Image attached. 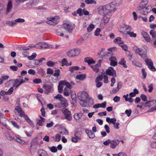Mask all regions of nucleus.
<instances>
[{
  "label": "nucleus",
  "instance_id": "obj_1",
  "mask_svg": "<svg viewBox=\"0 0 156 156\" xmlns=\"http://www.w3.org/2000/svg\"><path fill=\"white\" fill-rule=\"evenodd\" d=\"M98 10V14L103 16V20L104 21L105 23H108L111 15L109 14L106 5L99 6Z\"/></svg>",
  "mask_w": 156,
  "mask_h": 156
},
{
  "label": "nucleus",
  "instance_id": "obj_2",
  "mask_svg": "<svg viewBox=\"0 0 156 156\" xmlns=\"http://www.w3.org/2000/svg\"><path fill=\"white\" fill-rule=\"evenodd\" d=\"M77 97L81 101L86 103L87 100L89 98L88 94L85 91H80L78 93Z\"/></svg>",
  "mask_w": 156,
  "mask_h": 156
},
{
  "label": "nucleus",
  "instance_id": "obj_3",
  "mask_svg": "<svg viewBox=\"0 0 156 156\" xmlns=\"http://www.w3.org/2000/svg\"><path fill=\"white\" fill-rule=\"evenodd\" d=\"M39 145V143L37 139H34L31 142L30 151L31 153L35 151Z\"/></svg>",
  "mask_w": 156,
  "mask_h": 156
},
{
  "label": "nucleus",
  "instance_id": "obj_4",
  "mask_svg": "<svg viewBox=\"0 0 156 156\" xmlns=\"http://www.w3.org/2000/svg\"><path fill=\"white\" fill-rule=\"evenodd\" d=\"M135 53L138 54L142 58H145L146 57L147 50L144 48H137L135 50Z\"/></svg>",
  "mask_w": 156,
  "mask_h": 156
},
{
  "label": "nucleus",
  "instance_id": "obj_5",
  "mask_svg": "<svg viewBox=\"0 0 156 156\" xmlns=\"http://www.w3.org/2000/svg\"><path fill=\"white\" fill-rule=\"evenodd\" d=\"M48 20V21H46V23L51 25H55L59 22V17L58 16L50 17Z\"/></svg>",
  "mask_w": 156,
  "mask_h": 156
},
{
  "label": "nucleus",
  "instance_id": "obj_6",
  "mask_svg": "<svg viewBox=\"0 0 156 156\" xmlns=\"http://www.w3.org/2000/svg\"><path fill=\"white\" fill-rule=\"evenodd\" d=\"M80 53V49H73L68 51L67 53V55L69 57H72L78 55Z\"/></svg>",
  "mask_w": 156,
  "mask_h": 156
},
{
  "label": "nucleus",
  "instance_id": "obj_7",
  "mask_svg": "<svg viewBox=\"0 0 156 156\" xmlns=\"http://www.w3.org/2000/svg\"><path fill=\"white\" fill-rule=\"evenodd\" d=\"M5 135L6 136L7 139L9 140H11L13 139H15L17 142L21 144L24 145L26 144V142L24 140H22L19 137H16L13 138L9 134L5 133Z\"/></svg>",
  "mask_w": 156,
  "mask_h": 156
},
{
  "label": "nucleus",
  "instance_id": "obj_8",
  "mask_svg": "<svg viewBox=\"0 0 156 156\" xmlns=\"http://www.w3.org/2000/svg\"><path fill=\"white\" fill-rule=\"evenodd\" d=\"M5 135L6 136L7 139L9 140H11L13 139H15L17 142L21 144L24 145L26 144V142L24 140H22L19 137H16L13 138L9 134L5 133Z\"/></svg>",
  "mask_w": 156,
  "mask_h": 156
},
{
  "label": "nucleus",
  "instance_id": "obj_9",
  "mask_svg": "<svg viewBox=\"0 0 156 156\" xmlns=\"http://www.w3.org/2000/svg\"><path fill=\"white\" fill-rule=\"evenodd\" d=\"M106 121L109 123H112L114 124V127L116 129L119 128V123H115L116 119L114 118L110 119V118H106Z\"/></svg>",
  "mask_w": 156,
  "mask_h": 156
},
{
  "label": "nucleus",
  "instance_id": "obj_10",
  "mask_svg": "<svg viewBox=\"0 0 156 156\" xmlns=\"http://www.w3.org/2000/svg\"><path fill=\"white\" fill-rule=\"evenodd\" d=\"M15 112L18 113L21 117H28L27 116L25 115L24 112L21 108L19 106H16L15 108Z\"/></svg>",
  "mask_w": 156,
  "mask_h": 156
},
{
  "label": "nucleus",
  "instance_id": "obj_11",
  "mask_svg": "<svg viewBox=\"0 0 156 156\" xmlns=\"http://www.w3.org/2000/svg\"><path fill=\"white\" fill-rule=\"evenodd\" d=\"M145 62L150 69L153 71H156V69L153 66V63L151 59H146L145 60Z\"/></svg>",
  "mask_w": 156,
  "mask_h": 156
},
{
  "label": "nucleus",
  "instance_id": "obj_12",
  "mask_svg": "<svg viewBox=\"0 0 156 156\" xmlns=\"http://www.w3.org/2000/svg\"><path fill=\"white\" fill-rule=\"evenodd\" d=\"M63 27L66 31L69 33H71L73 30V27L70 23H66L63 24Z\"/></svg>",
  "mask_w": 156,
  "mask_h": 156
},
{
  "label": "nucleus",
  "instance_id": "obj_13",
  "mask_svg": "<svg viewBox=\"0 0 156 156\" xmlns=\"http://www.w3.org/2000/svg\"><path fill=\"white\" fill-rule=\"evenodd\" d=\"M88 112V110L86 109L83 108L80 113L74 114V117L76 116H77L78 117L86 116Z\"/></svg>",
  "mask_w": 156,
  "mask_h": 156
},
{
  "label": "nucleus",
  "instance_id": "obj_14",
  "mask_svg": "<svg viewBox=\"0 0 156 156\" xmlns=\"http://www.w3.org/2000/svg\"><path fill=\"white\" fill-rule=\"evenodd\" d=\"M106 73L107 74L113 77L116 76V71L112 67H110L107 69L106 71Z\"/></svg>",
  "mask_w": 156,
  "mask_h": 156
},
{
  "label": "nucleus",
  "instance_id": "obj_15",
  "mask_svg": "<svg viewBox=\"0 0 156 156\" xmlns=\"http://www.w3.org/2000/svg\"><path fill=\"white\" fill-rule=\"evenodd\" d=\"M12 7V0H9L6 6V14H8L11 12Z\"/></svg>",
  "mask_w": 156,
  "mask_h": 156
},
{
  "label": "nucleus",
  "instance_id": "obj_16",
  "mask_svg": "<svg viewBox=\"0 0 156 156\" xmlns=\"http://www.w3.org/2000/svg\"><path fill=\"white\" fill-rule=\"evenodd\" d=\"M106 6L110 14H111V13L112 11H114L116 10L115 5L112 3L106 5Z\"/></svg>",
  "mask_w": 156,
  "mask_h": 156
},
{
  "label": "nucleus",
  "instance_id": "obj_17",
  "mask_svg": "<svg viewBox=\"0 0 156 156\" xmlns=\"http://www.w3.org/2000/svg\"><path fill=\"white\" fill-rule=\"evenodd\" d=\"M120 142L118 140H111L110 147L112 149L115 148Z\"/></svg>",
  "mask_w": 156,
  "mask_h": 156
},
{
  "label": "nucleus",
  "instance_id": "obj_18",
  "mask_svg": "<svg viewBox=\"0 0 156 156\" xmlns=\"http://www.w3.org/2000/svg\"><path fill=\"white\" fill-rule=\"evenodd\" d=\"M85 132L90 138L93 139L95 137V134L90 129H86L85 130Z\"/></svg>",
  "mask_w": 156,
  "mask_h": 156
},
{
  "label": "nucleus",
  "instance_id": "obj_19",
  "mask_svg": "<svg viewBox=\"0 0 156 156\" xmlns=\"http://www.w3.org/2000/svg\"><path fill=\"white\" fill-rule=\"evenodd\" d=\"M141 33L145 40L147 42H149L151 41V38L149 34L143 30L141 31Z\"/></svg>",
  "mask_w": 156,
  "mask_h": 156
},
{
  "label": "nucleus",
  "instance_id": "obj_20",
  "mask_svg": "<svg viewBox=\"0 0 156 156\" xmlns=\"http://www.w3.org/2000/svg\"><path fill=\"white\" fill-rule=\"evenodd\" d=\"M85 62L87 63L89 65H90L91 64H94L95 62L92 58L90 57H87L85 58Z\"/></svg>",
  "mask_w": 156,
  "mask_h": 156
},
{
  "label": "nucleus",
  "instance_id": "obj_21",
  "mask_svg": "<svg viewBox=\"0 0 156 156\" xmlns=\"http://www.w3.org/2000/svg\"><path fill=\"white\" fill-rule=\"evenodd\" d=\"M122 83L121 82H119L118 83L117 86L115 88L112 89L111 92L112 94H115L121 88L122 86Z\"/></svg>",
  "mask_w": 156,
  "mask_h": 156
},
{
  "label": "nucleus",
  "instance_id": "obj_22",
  "mask_svg": "<svg viewBox=\"0 0 156 156\" xmlns=\"http://www.w3.org/2000/svg\"><path fill=\"white\" fill-rule=\"evenodd\" d=\"M60 83L62 84L63 85H66V87L68 88L71 89L73 87V86H72L71 84L69 83L66 82V81H61Z\"/></svg>",
  "mask_w": 156,
  "mask_h": 156
},
{
  "label": "nucleus",
  "instance_id": "obj_23",
  "mask_svg": "<svg viewBox=\"0 0 156 156\" xmlns=\"http://www.w3.org/2000/svg\"><path fill=\"white\" fill-rule=\"evenodd\" d=\"M69 71L71 73H73L75 71L78 70L80 69V67L77 66L70 67L69 68Z\"/></svg>",
  "mask_w": 156,
  "mask_h": 156
},
{
  "label": "nucleus",
  "instance_id": "obj_24",
  "mask_svg": "<svg viewBox=\"0 0 156 156\" xmlns=\"http://www.w3.org/2000/svg\"><path fill=\"white\" fill-rule=\"evenodd\" d=\"M45 121V119L44 118H40V119L37 120V125L43 126Z\"/></svg>",
  "mask_w": 156,
  "mask_h": 156
},
{
  "label": "nucleus",
  "instance_id": "obj_25",
  "mask_svg": "<svg viewBox=\"0 0 156 156\" xmlns=\"http://www.w3.org/2000/svg\"><path fill=\"white\" fill-rule=\"evenodd\" d=\"M61 105L64 107H66L68 104L67 100L65 98H62V99L60 100Z\"/></svg>",
  "mask_w": 156,
  "mask_h": 156
},
{
  "label": "nucleus",
  "instance_id": "obj_26",
  "mask_svg": "<svg viewBox=\"0 0 156 156\" xmlns=\"http://www.w3.org/2000/svg\"><path fill=\"white\" fill-rule=\"evenodd\" d=\"M86 78V75L85 74H80L77 75L76 76V78L78 80H83Z\"/></svg>",
  "mask_w": 156,
  "mask_h": 156
},
{
  "label": "nucleus",
  "instance_id": "obj_27",
  "mask_svg": "<svg viewBox=\"0 0 156 156\" xmlns=\"http://www.w3.org/2000/svg\"><path fill=\"white\" fill-rule=\"evenodd\" d=\"M63 112L65 116V117H68L70 116V112L67 109H64L63 110Z\"/></svg>",
  "mask_w": 156,
  "mask_h": 156
},
{
  "label": "nucleus",
  "instance_id": "obj_28",
  "mask_svg": "<svg viewBox=\"0 0 156 156\" xmlns=\"http://www.w3.org/2000/svg\"><path fill=\"white\" fill-rule=\"evenodd\" d=\"M126 61L124 58H122L121 60L119 62V64L122 65L125 68H127V66L126 64Z\"/></svg>",
  "mask_w": 156,
  "mask_h": 156
},
{
  "label": "nucleus",
  "instance_id": "obj_29",
  "mask_svg": "<svg viewBox=\"0 0 156 156\" xmlns=\"http://www.w3.org/2000/svg\"><path fill=\"white\" fill-rule=\"evenodd\" d=\"M71 91L70 89L65 88L64 90V94L65 96H68L70 95Z\"/></svg>",
  "mask_w": 156,
  "mask_h": 156
},
{
  "label": "nucleus",
  "instance_id": "obj_30",
  "mask_svg": "<svg viewBox=\"0 0 156 156\" xmlns=\"http://www.w3.org/2000/svg\"><path fill=\"white\" fill-rule=\"evenodd\" d=\"M113 42L115 43H117L119 44L123 43V41L121 40V38L120 37H117L115 39Z\"/></svg>",
  "mask_w": 156,
  "mask_h": 156
},
{
  "label": "nucleus",
  "instance_id": "obj_31",
  "mask_svg": "<svg viewBox=\"0 0 156 156\" xmlns=\"http://www.w3.org/2000/svg\"><path fill=\"white\" fill-rule=\"evenodd\" d=\"M62 29L60 28L58 29L56 31V34L57 35L61 37L64 36V34L62 32Z\"/></svg>",
  "mask_w": 156,
  "mask_h": 156
},
{
  "label": "nucleus",
  "instance_id": "obj_32",
  "mask_svg": "<svg viewBox=\"0 0 156 156\" xmlns=\"http://www.w3.org/2000/svg\"><path fill=\"white\" fill-rule=\"evenodd\" d=\"M63 85L62 84H61L60 83V81L59 83V85L58 86V92L60 93H61L63 91Z\"/></svg>",
  "mask_w": 156,
  "mask_h": 156
},
{
  "label": "nucleus",
  "instance_id": "obj_33",
  "mask_svg": "<svg viewBox=\"0 0 156 156\" xmlns=\"http://www.w3.org/2000/svg\"><path fill=\"white\" fill-rule=\"evenodd\" d=\"M38 154L39 156H45L46 152L43 149H40L38 151Z\"/></svg>",
  "mask_w": 156,
  "mask_h": 156
},
{
  "label": "nucleus",
  "instance_id": "obj_34",
  "mask_svg": "<svg viewBox=\"0 0 156 156\" xmlns=\"http://www.w3.org/2000/svg\"><path fill=\"white\" fill-rule=\"evenodd\" d=\"M41 49L51 48L52 47L51 46L48 45L45 43H41Z\"/></svg>",
  "mask_w": 156,
  "mask_h": 156
},
{
  "label": "nucleus",
  "instance_id": "obj_35",
  "mask_svg": "<svg viewBox=\"0 0 156 156\" xmlns=\"http://www.w3.org/2000/svg\"><path fill=\"white\" fill-rule=\"evenodd\" d=\"M53 138L55 141L58 142L60 140L61 136L59 134H57L56 135L55 137H53Z\"/></svg>",
  "mask_w": 156,
  "mask_h": 156
},
{
  "label": "nucleus",
  "instance_id": "obj_36",
  "mask_svg": "<svg viewBox=\"0 0 156 156\" xmlns=\"http://www.w3.org/2000/svg\"><path fill=\"white\" fill-rule=\"evenodd\" d=\"M38 73L39 75L43 76L45 74V71L43 69L40 68L38 69Z\"/></svg>",
  "mask_w": 156,
  "mask_h": 156
},
{
  "label": "nucleus",
  "instance_id": "obj_37",
  "mask_svg": "<svg viewBox=\"0 0 156 156\" xmlns=\"http://www.w3.org/2000/svg\"><path fill=\"white\" fill-rule=\"evenodd\" d=\"M48 148L52 152L55 153L57 151V147L55 146L49 147H48Z\"/></svg>",
  "mask_w": 156,
  "mask_h": 156
},
{
  "label": "nucleus",
  "instance_id": "obj_38",
  "mask_svg": "<svg viewBox=\"0 0 156 156\" xmlns=\"http://www.w3.org/2000/svg\"><path fill=\"white\" fill-rule=\"evenodd\" d=\"M150 34L151 35L152 38H156V32L154 30H151L150 32Z\"/></svg>",
  "mask_w": 156,
  "mask_h": 156
},
{
  "label": "nucleus",
  "instance_id": "obj_39",
  "mask_svg": "<svg viewBox=\"0 0 156 156\" xmlns=\"http://www.w3.org/2000/svg\"><path fill=\"white\" fill-rule=\"evenodd\" d=\"M94 25L93 24H91L87 28V31L88 32H90L92 31L94 29Z\"/></svg>",
  "mask_w": 156,
  "mask_h": 156
},
{
  "label": "nucleus",
  "instance_id": "obj_40",
  "mask_svg": "<svg viewBox=\"0 0 156 156\" xmlns=\"http://www.w3.org/2000/svg\"><path fill=\"white\" fill-rule=\"evenodd\" d=\"M84 1L87 4H96V2L94 0H84Z\"/></svg>",
  "mask_w": 156,
  "mask_h": 156
},
{
  "label": "nucleus",
  "instance_id": "obj_41",
  "mask_svg": "<svg viewBox=\"0 0 156 156\" xmlns=\"http://www.w3.org/2000/svg\"><path fill=\"white\" fill-rule=\"evenodd\" d=\"M147 10V9L146 7L142 8L140 10L141 13L144 15H146L148 13L146 11Z\"/></svg>",
  "mask_w": 156,
  "mask_h": 156
},
{
  "label": "nucleus",
  "instance_id": "obj_42",
  "mask_svg": "<svg viewBox=\"0 0 156 156\" xmlns=\"http://www.w3.org/2000/svg\"><path fill=\"white\" fill-rule=\"evenodd\" d=\"M105 50V48H102L101 50L99 51L98 53V54L99 55H101L102 56H105V55L104 54V53L103 52Z\"/></svg>",
  "mask_w": 156,
  "mask_h": 156
},
{
  "label": "nucleus",
  "instance_id": "obj_43",
  "mask_svg": "<svg viewBox=\"0 0 156 156\" xmlns=\"http://www.w3.org/2000/svg\"><path fill=\"white\" fill-rule=\"evenodd\" d=\"M25 120L32 127H34V126L32 122L31 121L30 119H29V118H25Z\"/></svg>",
  "mask_w": 156,
  "mask_h": 156
},
{
  "label": "nucleus",
  "instance_id": "obj_44",
  "mask_svg": "<svg viewBox=\"0 0 156 156\" xmlns=\"http://www.w3.org/2000/svg\"><path fill=\"white\" fill-rule=\"evenodd\" d=\"M113 156H127V154L124 152H119L118 154H113Z\"/></svg>",
  "mask_w": 156,
  "mask_h": 156
},
{
  "label": "nucleus",
  "instance_id": "obj_45",
  "mask_svg": "<svg viewBox=\"0 0 156 156\" xmlns=\"http://www.w3.org/2000/svg\"><path fill=\"white\" fill-rule=\"evenodd\" d=\"M75 136L78 140H81L82 138L81 134L78 132H76L74 134Z\"/></svg>",
  "mask_w": 156,
  "mask_h": 156
},
{
  "label": "nucleus",
  "instance_id": "obj_46",
  "mask_svg": "<svg viewBox=\"0 0 156 156\" xmlns=\"http://www.w3.org/2000/svg\"><path fill=\"white\" fill-rule=\"evenodd\" d=\"M41 43H38L37 44H36L35 45L33 46H29V47H35L37 48H38L39 49H41Z\"/></svg>",
  "mask_w": 156,
  "mask_h": 156
},
{
  "label": "nucleus",
  "instance_id": "obj_47",
  "mask_svg": "<svg viewBox=\"0 0 156 156\" xmlns=\"http://www.w3.org/2000/svg\"><path fill=\"white\" fill-rule=\"evenodd\" d=\"M152 107L151 108L152 111L156 110V101L153 100L152 104Z\"/></svg>",
  "mask_w": 156,
  "mask_h": 156
},
{
  "label": "nucleus",
  "instance_id": "obj_48",
  "mask_svg": "<svg viewBox=\"0 0 156 156\" xmlns=\"http://www.w3.org/2000/svg\"><path fill=\"white\" fill-rule=\"evenodd\" d=\"M127 34L129 35L130 37H135L136 36V34L134 33L133 32H127Z\"/></svg>",
  "mask_w": 156,
  "mask_h": 156
},
{
  "label": "nucleus",
  "instance_id": "obj_49",
  "mask_svg": "<svg viewBox=\"0 0 156 156\" xmlns=\"http://www.w3.org/2000/svg\"><path fill=\"white\" fill-rule=\"evenodd\" d=\"M60 70L59 69H56L55 71V73L54 76L55 77H58L60 75Z\"/></svg>",
  "mask_w": 156,
  "mask_h": 156
},
{
  "label": "nucleus",
  "instance_id": "obj_50",
  "mask_svg": "<svg viewBox=\"0 0 156 156\" xmlns=\"http://www.w3.org/2000/svg\"><path fill=\"white\" fill-rule=\"evenodd\" d=\"M44 87H45V86ZM52 87L53 86L52 85H47L45 86L46 90H48L49 92L51 90Z\"/></svg>",
  "mask_w": 156,
  "mask_h": 156
},
{
  "label": "nucleus",
  "instance_id": "obj_51",
  "mask_svg": "<svg viewBox=\"0 0 156 156\" xmlns=\"http://www.w3.org/2000/svg\"><path fill=\"white\" fill-rule=\"evenodd\" d=\"M151 147L152 148L156 149V141H153L151 143Z\"/></svg>",
  "mask_w": 156,
  "mask_h": 156
},
{
  "label": "nucleus",
  "instance_id": "obj_52",
  "mask_svg": "<svg viewBox=\"0 0 156 156\" xmlns=\"http://www.w3.org/2000/svg\"><path fill=\"white\" fill-rule=\"evenodd\" d=\"M103 76L102 75H99L98 76L95 80L96 82H97L103 79Z\"/></svg>",
  "mask_w": 156,
  "mask_h": 156
},
{
  "label": "nucleus",
  "instance_id": "obj_53",
  "mask_svg": "<svg viewBox=\"0 0 156 156\" xmlns=\"http://www.w3.org/2000/svg\"><path fill=\"white\" fill-rule=\"evenodd\" d=\"M91 67L92 68L93 70L96 73H98L99 71V69L98 67L94 66V65H91Z\"/></svg>",
  "mask_w": 156,
  "mask_h": 156
},
{
  "label": "nucleus",
  "instance_id": "obj_54",
  "mask_svg": "<svg viewBox=\"0 0 156 156\" xmlns=\"http://www.w3.org/2000/svg\"><path fill=\"white\" fill-rule=\"evenodd\" d=\"M60 133L62 135H67L68 134V131L65 128L62 129V130L60 132Z\"/></svg>",
  "mask_w": 156,
  "mask_h": 156
},
{
  "label": "nucleus",
  "instance_id": "obj_55",
  "mask_svg": "<svg viewBox=\"0 0 156 156\" xmlns=\"http://www.w3.org/2000/svg\"><path fill=\"white\" fill-rule=\"evenodd\" d=\"M46 64L48 66H53L55 65V62L51 61H49L47 62Z\"/></svg>",
  "mask_w": 156,
  "mask_h": 156
},
{
  "label": "nucleus",
  "instance_id": "obj_56",
  "mask_svg": "<svg viewBox=\"0 0 156 156\" xmlns=\"http://www.w3.org/2000/svg\"><path fill=\"white\" fill-rule=\"evenodd\" d=\"M33 82L36 84H39L41 82V80L40 79L37 78L33 80Z\"/></svg>",
  "mask_w": 156,
  "mask_h": 156
},
{
  "label": "nucleus",
  "instance_id": "obj_57",
  "mask_svg": "<svg viewBox=\"0 0 156 156\" xmlns=\"http://www.w3.org/2000/svg\"><path fill=\"white\" fill-rule=\"evenodd\" d=\"M120 97L118 96H115L113 100L114 102L117 103L120 101Z\"/></svg>",
  "mask_w": 156,
  "mask_h": 156
},
{
  "label": "nucleus",
  "instance_id": "obj_58",
  "mask_svg": "<svg viewBox=\"0 0 156 156\" xmlns=\"http://www.w3.org/2000/svg\"><path fill=\"white\" fill-rule=\"evenodd\" d=\"M36 56L37 55L36 53H33L31 56L28 57V58L30 60H31L34 59L35 58Z\"/></svg>",
  "mask_w": 156,
  "mask_h": 156
},
{
  "label": "nucleus",
  "instance_id": "obj_59",
  "mask_svg": "<svg viewBox=\"0 0 156 156\" xmlns=\"http://www.w3.org/2000/svg\"><path fill=\"white\" fill-rule=\"evenodd\" d=\"M132 113V110L131 109L126 110L125 111V113L127 115L128 117H129Z\"/></svg>",
  "mask_w": 156,
  "mask_h": 156
},
{
  "label": "nucleus",
  "instance_id": "obj_60",
  "mask_svg": "<svg viewBox=\"0 0 156 156\" xmlns=\"http://www.w3.org/2000/svg\"><path fill=\"white\" fill-rule=\"evenodd\" d=\"M9 68L11 70L14 71H16L18 69V68L17 66H10Z\"/></svg>",
  "mask_w": 156,
  "mask_h": 156
},
{
  "label": "nucleus",
  "instance_id": "obj_61",
  "mask_svg": "<svg viewBox=\"0 0 156 156\" xmlns=\"http://www.w3.org/2000/svg\"><path fill=\"white\" fill-rule=\"evenodd\" d=\"M101 30L100 29L98 28L94 32V35L96 36H98L99 34V33L101 32Z\"/></svg>",
  "mask_w": 156,
  "mask_h": 156
},
{
  "label": "nucleus",
  "instance_id": "obj_62",
  "mask_svg": "<svg viewBox=\"0 0 156 156\" xmlns=\"http://www.w3.org/2000/svg\"><path fill=\"white\" fill-rule=\"evenodd\" d=\"M24 132L26 135L28 137H31L33 133L32 131L28 132L26 131H24Z\"/></svg>",
  "mask_w": 156,
  "mask_h": 156
},
{
  "label": "nucleus",
  "instance_id": "obj_63",
  "mask_svg": "<svg viewBox=\"0 0 156 156\" xmlns=\"http://www.w3.org/2000/svg\"><path fill=\"white\" fill-rule=\"evenodd\" d=\"M28 73L30 74L34 75L35 74L36 72L33 69H31L29 70L28 71Z\"/></svg>",
  "mask_w": 156,
  "mask_h": 156
},
{
  "label": "nucleus",
  "instance_id": "obj_64",
  "mask_svg": "<svg viewBox=\"0 0 156 156\" xmlns=\"http://www.w3.org/2000/svg\"><path fill=\"white\" fill-rule=\"evenodd\" d=\"M141 99L144 101H146L147 100V98L144 94H141L140 96Z\"/></svg>",
  "mask_w": 156,
  "mask_h": 156
}]
</instances>
